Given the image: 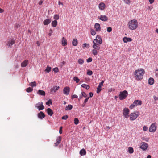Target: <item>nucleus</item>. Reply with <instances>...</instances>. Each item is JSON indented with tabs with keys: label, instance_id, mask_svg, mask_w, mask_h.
<instances>
[{
	"label": "nucleus",
	"instance_id": "nucleus-1",
	"mask_svg": "<svg viewBox=\"0 0 158 158\" xmlns=\"http://www.w3.org/2000/svg\"><path fill=\"white\" fill-rule=\"evenodd\" d=\"M144 73V71L143 69L135 70L134 75L136 78L137 80H140L142 79L143 77V75Z\"/></svg>",
	"mask_w": 158,
	"mask_h": 158
},
{
	"label": "nucleus",
	"instance_id": "nucleus-2",
	"mask_svg": "<svg viewBox=\"0 0 158 158\" xmlns=\"http://www.w3.org/2000/svg\"><path fill=\"white\" fill-rule=\"evenodd\" d=\"M129 28L131 30L135 29L138 27V22L135 19L131 20L128 23Z\"/></svg>",
	"mask_w": 158,
	"mask_h": 158
},
{
	"label": "nucleus",
	"instance_id": "nucleus-3",
	"mask_svg": "<svg viewBox=\"0 0 158 158\" xmlns=\"http://www.w3.org/2000/svg\"><path fill=\"white\" fill-rule=\"evenodd\" d=\"M139 115V114L138 111L132 113L130 115V119L131 120L133 121L135 120Z\"/></svg>",
	"mask_w": 158,
	"mask_h": 158
},
{
	"label": "nucleus",
	"instance_id": "nucleus-4",
	"mask_svg": "<svg viewBox=\"0 0 158 158\" xmlns=\"http://www.w3.org/2000/svg\"><path fill=\"white\" fill-rule=\"evenodd\" d=\"M128 93L126 90H124L123 92H120L119 94V98L120 100H122L125 99Z\"/></svg>",
	"mask_w": 158,
	"mask_h": 158
},
{
	"label": "nucleus",
	"instance_id": "nucleus-5",
	"mask_svg": "<svg viewBox=\"0 0 158 158\" xmlns=\"http://www.w3.org/2000/svg\"><path fill=\"white\" fill-rule=\"evenodd\" d=\"M156 123H152L150 126L149 128V131L151 132H155L156 129Z\"/></svg>",
	"mask_w": 158,
	"mask_h": 158
},
{
	"label": "nucleus",
	"instance_id": "nucleus-6",
	"mask_svg": "<svg viewBox=\"0 0 158 158\" xmlns=\"http://www.w3.org/2000/svg\"><path fill=\"white\" fill-rule=\"evenodd\" d=\"M93 43L101 44L102 43V40L100 36L99 35H97L96 39L94 40Z\"/></svg>",
	"mask_w": 158,
	"mask_h": 158
},
{
	"label": "nucleus",
	"instance_id": "nucleus-7",
	"mask_svg": "<svg viewBox=\"0 0 158 158\" xmlns=\"http://www.w3.org/2000/svg\"><path fill=\"white\" fill-rule=\"evenodd\" d=\"M35 107L38 109L39 110H42L44 108V107L43 104V102H42L36 103L35 104Z\"/></svg>",
	"mask_w": 158,
	"mask_h": 158
},
{
	"label": "nucleus",
	"instance_id": "nucleus-8",
	"mask_svg": "<svg viewBox=\"0 0 158 158\" xmlns=\"http://www.w3.org/2000/svg\"><path fill=\"white\" fill-rule=\"evenodd\" d=\"M130 110L127 108H125L123 109V115L126 118H127L129 116L128 114L129 113Z\"/></svg>",
	"mask_w": 158,
	"mask_h": 158
},
{
	"label": "nucleus",
	"instance_id": "nucleus-9",
	"mask_svg": "<svg viewBox=\"0 0 158 158\" xmlns=\"http://www.w3.org/2000/svg\"><path fill=\"white\" fill-rule=\"evenodd\" d=\"M104 82V81L103 80H102L101 82L99 83V85L97 88L96 92L98 94L99 93L101 92V86L103 85Z\"/></svg>",
	"mask_w": 158,
	"mask_h": 158
},
{
	"label": "nucleus",
	"instance_id": "nucleus-10",
	"mask_svg": "<svg viewBox=\"0 0 158 158\" xmlns=\"http://www.w3.org/2000/svg\"><path fill=\"white\" fill-rule=\"evenodd\" d=\"M60 87L58 86H54L53 88H51L50 91V94H53Z\"/></svg>",
	"mask_w": 158,
	"mask_h": 158
},
{
	"label": "nucleus",
	"instance_id": "nucleus-11",
	"mask_svg": "<svg viewBox=\"0 0 158 158\" xmlns=\"http://www.w3.org/2000/svg\"><path fill=\"white\" fill-rule=\"evenodd\" d=\"M70 91L69 88V87H65L63 90V93L66 95H69Z\"/></svg>",
	"mask_w": 158,
	"mask_h": 158
},
{
	"label": "nucleus",
	"instance_id": "nucleus-12",
	"mask_svg": "<svg viewBox=\"0 0 158 158\" xmlns=\"http://www.w3.org/2000/svg\"><path fill=\"white\" fill-rule=\"evenodd\" d=\"M37 116L40 119H42L43 118L45 117V115L43 112L40 111L39 113H38Z\"/></svg>",
	"mask_w": 158,
	"mask_h": 158
},
{
	"label": "nucleus",
	"instance_id": "nucleus-13",
	"mask_svg": "<svg viewBox=\"0 0 158 158\" xmlns=\"http://www.w3.org/2000/svg\"><path fill=\"white\" fill-rule=\"evenodd\" d=\"M99 19L103 21H106L108 20L107 17L105 15H101L100 17H98Z\"/></svg>",
	"mask_w": 158,
	"mask_h": 158
},
{
	"label": "nucleus",
	"instance_id": "nucleus-14",
	"mask_svg": "<svg viewBox=\"0 0 158 158\" xmlns=\"http://www.w3.org/2000/svg\"><path fill=\"white\" fill-rule=\"evenodd\" d=\"M62 137L61 136H58L56 140V142L55 143L54 146L56 147L60 143Z\"/></svg>",
	"mask_w": 158,
	"mask_h": 158
},
{
	"label": "nucleus",
	"instance_id": "nucleus-15",
	"mask_svg": "<svg viewBox=\"0 0 158 158\" xmlns=\"http://www.w3.org/2000/svg\"><path fill=\"white\" fill-rule=\"evenodd\" d=\"M142 145L140 146V148L143 150H146L148 147V144L145 142H143Z\"/></svg>",
	"mask_w": 158,
	"mask_h": 158
},
{
	"label": "nucleus",
	"instance_id": "nucleus-16",
	"mask_svg": "<svg viewBox=\"0 0 158 158\" xmlns=\"http://www.w3.org/2000/svg\"><path fill=\"white\" fill-rule=\"evenodd\" d=\"M105 4L103 3H101L99 4L98 7L99 9L101 10H103L105 7Z\"/></svg>",
	"mask_w": 158,
	"mask_h": 158
},
{
	"label": "nucleus",
	"instance_id": "nucleus-17",
	"mask_svg": "<svg viewBox=\"0 0 158 158\" xmlns=\"http://www.w3.org/2000/svg\"><path fill=\"white\" fill-rule=\"evenodd\" d=\"M15 43V41L14 39H11L8 41V43H7V45L9 47H11V46L14 44Z\"/></svg>",
	"mask_w": 158,
	"mask_h": 158
},
{
	"label": "nucleus",
	"instance_id": "nucleus-18",
	"mask_svg": "<svg viewBox=\"0 0 158 158\" xmlns=\"http://www.w3.org/2000/svg\"><path fill=\"white\" fill-rule=\"evenodd\" d=\"M95 28L97 31H100L101 30L100 24L98 23H96L95 25Z\"/></svg>",
	"mask_w": 158,
	"mask_h": 158
},
{
	"label": "nucleus",
	"instance_id": "nucleus-19",
	"mask_svg": "<svg viewBox=\"0 0 158 158\" xmlns=\"http://www.w3.org/2000/svg\"><path fill=\"white\" fill-rule=\"evenodd\" d=\"M51 19H46L43 21V24L44 25H47L51 23Z\"/></svg>",
	"mask_w": 158,
	"mask_h": 158
},
{
	"label": "nucleus",
	"instance_id": "nucleus-20",
	"mask_svg": "<svg viewBox=\"0 0 158 158\" xmlns=\"http://www.w3.org/2000/svg\"><path fill=\"white\" fill-rule=\"evenodd\" d=\"M133 103L135 106H136L138 105H141L142 103V101L140 100H135L134 102Z\"/></svg>",
	"mask_w": 158,
	"mask_h": 158
},
{
	"label": "nucleus",
	"instance_id": "nucleus-21",
	"mask_svg": "<svg viewBox=\"0 0 158 158\" xmlns=\"http://www.w3.org/2000/svg\"><path fill=\"white\" fill-rule=\"evenodd\" d=\"M123 40L124 43H127L128 42H131L132 41V40L130 38L127 37H124L123 39Z\"/></svg>",
	"mask_w": 158,
	"mask_h": 158
},
{
	"label": "nucleus",
	"instance_id": "nucleus-22",
	"mask_svg": "<svg viewBox=\"0 0 158 158\" xmlns=\"http://www.w3.org/2000/svg\"><path fill=\"white\" fill-rule=\"evenodd\" d=\"M99 45L100 44H99L94 43L93 45V47L95 49L99 50L100 49V47L99 46Z\"/></svg>",
	"mask_w": 158,
	"mask_h": 158
},
{
	"label": "nucleus",
	"instance_id": "nucleus-23",
	"mask_svg": "<svg viewBox=\"0 0 158 158\" xmlns=\"http://www.w3.org/2000/svg\"><path fill=\"white\" fill-rule=\"evenodd\" d=\"M47 111L48 115L51 116H52L53 114V111L50 108H48L47 109Z\"/></svg>",
	"mask_w": 158,
	"mask_h": 158
},
{
	"label": "nucleus",
	"instance_id": "nucleus-24",
	"mask_svg": "<svg viewBox=\"0 0 158 158\" xmlns=\"http://www.w3.org/2000/svg\"><path fill=\"white\" fill-rule=\"evenodd\" d=\"M62 44L63 46H65L67 44V40H66V39L64 38V37H63L62 38Z\"/></svg>",
	"mask_w": 158,
	"mask_h": 158
},
{
	"label": "nucleus",
	"instance_id": "nucleus-25",
	"mask_svg": "<svg viewBox=\"0 0 158 158\" xmlns=\"http://www.w3.org/2000/svg\"><path fill=\"white\" fill-rule=\"evenodd\" d=\"M37 94H39V95L44 96L45 95V92L43 90H39L37 92Z\"/></svg>",
	"mask_w": 158,
	"mask_h": 158
},
{
	"label": "nucleus",
	"instance_id": "nucleus-26",
	"mask_svg": "<svg viewBox=\"0 0 158 158\" xmlns=\"http://www.w3.org/2000/svg\"><path fill=\"white\" fill-rule=\"evenodd\" d=\"M28 62V60H25L23 62H22L21 64V66L22 67H26Z\"/></svg>",
	"mask_w": 158,
	"mask_h": 158
},
{
	"label": "nucleus",
	"instance_id": "nucleus-27",
	"mask_svg": "<svg viewBox=\"0 0 158 158\" xmlns=\"http://www.w3.org/2000/svg\"><path fill=\"white\" fill-rule=\"evenodd\" d=\"M80 154L81 156H84L86 154V151L83 148L80 151Z\"/></svg>",
	"mask_w": 158,
	"mask_h": 158
},
{
	"label": "nucleus",
	"instance_id": "nucleus-28",
	"mask_svg": "<svg viewBox=\"0 0 158 158\" xmlns=\"http://www.w3.org/2000/svg\"><path fill=\"white\" fill-rule=\"evenodd\" d=\"M154 80L153 78L150 77L148 80V84L150 85H152L154 83Z\"/></svg>",
	"mask_w": 158,
	"mask_h": 158
},
{
	"label": "nucleus",
	"instance_id": "nucleus-29",
	"mask_svg": "<svg viewBox=\"0 0 158 158\" xmlns=\"http://www.w3.org/2000/svg\"><path fill=\"white\" fill-rule=\"evenodd\" d=\"M73 108V106L71 105H68L65 108V110L66 111H68L71 110Z\"/></svg>",
	"mask_w": 158,
	"mask_h": 158
},
{
	"label": "nucleus",
	"instance_id": "nucleus-30",
	"mask_svg": "<svg viewBox=\"0 0 158 158\" xmlns=\"http://www.w3.org/2000/svg\"><path fill=\"white\" fill-rule=\"evenodd\" d=\"M53 27H56L57 25V22L56 20L52 21L51 23Z\"/></svg>",
	"mask_w": 158,
	"mask_h": 158
},
{
	"label": "nucleus",
	"instance_id": "nucleus-31",
	"mask_svg": "<svg viewBox=\"0 0 158 158\" xmlns=\"http://www.w3.org/2000/svg\"><path fill=\"white\" fill-rule=\"evenodd\" d=\"M81 86L84 88L86 89H89L90 88V87L89 85L85 84H82L81 85Z\"/></svg>",
	"mask_w": 158,
	"mask_h": 158
},
{
	"label": "nucleus",
	"instance_id": "nucleus-32",
	"mask_svg": "<svg viewBox=\"0 0 158 158\" xmlns=\"http://www.w3.org/2000/svg\"><path fill=\"white\" fill-rule=\"evenodd\" d=\"M72 44L74 46H76L77 44V39H73L72 41Z\"/></svg>",
	"mask_w": 158,
	"mask_h": 158
},
{
	"label": "nucleus",
	"instance_id": "nucleus-33",
	"mask_svg": "<svg viewBox=\"0 0 158 158\" xmlns=\"http://www.w3.org/2000/svg\"><path fill=\"white\" fill-rule=\"evenodd\" d=\"M128 152L130 154L134 152V150L132 147H129L128 148Z\"/></svg>",
	"mask_w": 158,
	"mask_h": 158
},
{
	"label": "nucleus",
	"instance_id": "nucleus-34",
	"mask_svg": "<svg viewBox=\"0 0 158 158\" xmlns=\"http://www.w3.org/2000/svg\"><path fill=\"white\" fill-rule=\"evenodd\" d=\"M29 85L33 87L36 86V83L35 81L32 82L30 83Z\"/></svg>",
	"mask_w": 158,
	"mask_h": 158
},
{
	"label": "nucleus",
	"instance_id": "nucleus-35",
	"mask_svg": "<svg viewBox=\"0 0 158 158\" xmlns=\"http://www.w3.org/2000/svg\"><path fill=\"white\" fill-rule=\"evenodd\" d=\"M78 63L81 65L84 62V60L83 59H79L78 61Z\"/></svg>",
	"mask_w": 158,
	"mask_h": 158
},
{
	"label": "nucleus",
	"instance_id": "nucleus-36",
	"mask_svg": "<svg viewBox=\"0 0 158 158\" xmlns=\"http://www.w3.org/2000/svg\"><path fill=\"white\" fill-rule=\"evenodd\" d=\"M51 67H49L48 66H47L46 69L45 70V71L48 73L51 71Z\"/></svg>",
	"mask_w": 158,
	"mask_h": 158
},
{
	"label": "nucleus",
	"instance_id": "nucleus-37",
	"mask_svg": "<svg viewBox=\"0 0 158 158\" xmlns=\"http://www.w3.org/2000/svg\"><path fill=\"white\" fill-rule=\"evenodd\" d=\"M33 90L32 88L31 87H28L26 89V91L28 93H30Z\"/></svg>",
	"mask_w": 158,
	"mask_h": 158
},
{
	"label": "nucleus",
	"instance_id": "nucleus-38",
	"mask_svg": "<svg viewBox=\"0 0 158 158\" xmlns=\"http://www.w3.org/2000/svg\"><path fill=\"white\" fill-rule=\"evenodd\" d=\"M74 123L75 125H77L78 124L79 120L77 118H75L74 119Z\"/></svg>",
	"mask_w": 158,
	"mask_h": 158
},
{
	"label": "nucleus",
	"instance_id": "nucleus-39",
	"mask_svg": "<svg viewBox=\"0 0 158 158\" xmlns=\"http://www.w3.org/2000/svg\"><path fill=\"white\" fill-rule=\"evenodd\" d=\"M73 80L76 81V82L77 83H78L79 82V81H80V80L77 77H75L74 78H73Z\"/></svg>",
	"mask_w": 158,
	"mask_h": 158
},
{
	"label": "nucleus",
	"instance_id": "nucleus-40",
	"mask_svg": "<svg viewBox=\"0 0 158 158\" xmlns=\"http://www.w3.org/2000/svg\"><path fill=\"white\" fill-rule=\"evenodd\" d=\"M92 53L95 56L97 55L98 52L96 50L94 49L92 50Z\"/></svg>",
	"mask_w": 158,
	"mask_h": 158
},
{
	"label": "nucleus",
	"instance_id": "nucleus-41",
	"mask_svg": "<svg viewBox=\"0 0 158 158\" xmlns=\"http://www.w3.org/2000/svg\"><path fill=\"white\" fill-rule=\"evenodd\" d=\"M89 44H88L84 43L83 44V47H87L89 48Z\"/></svg>",
	"mask_w": 158,
	"mask_h": 158
},
{
	"label": "nucleus",
	"instance_id": "nucleus-42",
	"mask_svg": "<svg viewBox=\"0 0 158 158\" xmlns=\"http://www.w3.org/2000/svg\"><path fill=\"white\" fill-rule=\"evenodd\" d=\"M87 75L91 76L93 74V72L90 70H88L87 73Z\"/></svg>",
	"mask_w": 158,
	"mask_h": 158
},
{
	"label": "nucleus",
	"instance_id": "nucleus-43",
	"mask_svg": "<svg viewBox=\"0 0 158 158\" xmlns=\"http://www.w3.org/2000/svg\"><path fill=\"white\" fill-rule=\"evenodd\" d=\"M53 18L55 19L56 20L59 19V16L57 14H55L54 15Z\"/></svg>",
	"mask_w": 158,
	"mask_h": 158
},
{
	"label": "nucleus",
	"instance_id": "nucleus-44",
	"mask_svg": "<svg viewBox=\"0 0 158 158\" xmlns=\"http://www.w3.org/2000/svg\"><path fill=\"white\" fill-rule=\"evenodd\" d=\"M52 102L51 99H49L46 102V104L48 105H49L50 104L52 105Z\"/></svg>",
	"mask_w": 158,
	"mask_h": 158
},
{
	"label": "nucleus",
	"instance_id": "nucleus-45",
	"mask_svg": "<svg viewBox=\"0 0 158 158\" xmlns=\"http://www.w3.org/2000/svg\"><path fill=\"white\" fill-rule=\"evenodd\" d=\"M91 33L92 35H94L96 34V32L94 30L91 29Z\"/></svg>",
	"mask_w": 158,
	"mask_h": 158
},
{
	"label": "nucleus",
	"instance_id": "nucleus-46",
	"mask_svg": "<svg viewBox=\"0 0 158 158\" xmlns=\"http://www.w3.org/2000/svg\"><path fill=\"white\" fill-rule=\"evenodd\" d=\"M53 70L55 73H57L59 71V69L57 67H55L53 69Z\"/></svg>",
	"mask_w": 158,
	"mask_h": 158
},
{
	"label": "nucleus",
	"instance_id": "nucleus-47",
	"mask_svg": "<svg viewBox=\"0 0 158 158\" xmlns=\"http://www.w3.org/2000/svg\"><path fill=\"white\" fill-rule=\"evenodd\" d=\"M124 1V2L126 4H129L130 3V0H122Z\"/></svg>",
	"mask_w": 158,
	"mask_h": 158
},
{
	"label": "nucleus",
	"instance_id": "nucleus-48",
	"mask_svg": "<svg viewBox=\"0 0 158 158\" xmlns=\"http://www.w3.org/2000/svg\"><path fill=\"white\" fill-rule=\"evenodd\" d=\"M81 94L82 97H84L85 98H86L87 96L86 94L84 92H81Z\"/></svg>",
	"mask_w": 158,
	"mask_h": 158
},
{
	"label": "nucleus",
	"instance_id": "nucleus-49",
	"mask_svg": "<svg viewBox=\"0 0 158 158\" xmlns=\"http://www.w3.org/2000/svg\"><path fill=\"white\" fill-rule=\"evenodd\" d=\"M68 116L66 115L62 117V119L63 120H66L68 118Z\"/></svg>",
	"mask_w": 158,
	"mask_h": 158
},
{
	"label": "nucleus",
	"instance_id": "nucleus-50",
	"mask_svg": "<svg viewBox=\"0 0 158 158\" xmlns=\"http://www.w3.org/2000/svg\"><path fill=\"white\" fill-rule=\"evenodd\" d=\"M92 59L91 57H89L86 60V61L88 63L92 62Z\"/></svg>",
	"mask_w": 158,
	"mask_h": 158
},
{
	"label": "nucleus",
	"instance_id": "nucleus-51",
	"mask_svg": "<svg viewBox=\"0 0 158 158\" xmlns=\"http://www.w3.org/2000/svg\"><path fill=\"white\" fill-rule=\"evenodd\" d=\"M112 30L111 27H109L107 28V31L108 32H110Z\"/></svg>",
	"mask_w": 158,
	"mask_h": 158
},
{
	"label": "nucleus",
	"instance_id": "nucleus-52",
	"mask_svg": "<svg viewBox=\"0 0 158 158\" xmlns=\"http://www.w3.org/2000/svg\"><path fill=\"white\" fill-rule=\"evenodd\" d=\"M135 106V104L133 103V104L131 105L130 106V108L131 109H132L133 108H134Z\"/></svg>",
	"mask_w": 158,
	"mask_h": 158
},
{
	"label": "nucleus",
	"instance_id": "nucleus-53",
	"mask_svg": "<svg viewBox=\"0 0 158 158\" xmlns=\"http://www.w3.org/2000/svg\"><path fill=\"white\" fill-rule=\"evenodd\" d=\"M62 128H63V127L62 126L60 127L59 132L60 134H61L62 133Z\"/></svg>",
	"mask_w": 158,
	"mask_h": 158
},
{
	"label": "nucleus",
	"instance_id": "nucleus-54",
	"mask_svg": "<svg viewBox=\"0 0 158 158\" xmlns=\"http://www.w3.org/2000/svg\"><path fill=\"white\" fill-rule=\"evenodd\" d=\"M89 97H88L86 98L84 101V103H86L88 101L89 99Z\"/></svg>",
	"mask_w": 158,
	"mask_h": 158
},
{
	"label": "nucleus",
	"instance_id": "nucleus-55",
	"mask_svg": "<svg viewBox=\"0 0 158 158\" xmlns=\"http://www.w3.org/2000/svg\"><path fill=\"white\" fill-rule=\"evenodd\" d=\"M148 127H147L146 126H143V131H146L147 130H148Z\"/></svg>",
	"mask_w": 158,
	"mask_h": 158
},
{
	"label": "nucleus",
	"instance_id": "nucleus-56",
	"mask_svg": "<svg viewBox=\"0 0 158 158\" xmlns=\"http://www.w3.org/2000/svg\"><path fill=\"white\" fill-rule=\"evenodd\" d=\"M77 97L78 96L77 95L74 94L72 96L71 99H73L74 98H77Z\"/></svg>",
	"mask_w": 158,
	"mask_h": 158
},
{
	"label": "nucleus",
	"instance_id": "nucleus-57",
	"mask_svg": "<svg viewBox=\"0 0 158 158\" xmlns=\"http://www.w3.org/2000/svg\"><path fill=\"white\" fill-rule=\"evenodd\" d=\"M89 97H92L93 95V94L92 92H90L89 93Z\"/></svg>",
	"mask_w": 158,
	"mask_h": 158
},
{
	"label": "nucleus",
	"instance_id": "nucleus-58",
	"mask_svg": "<svg viewBox=\"0 0 158 158\" xmlns=\"http://www.w3.org/2000/svg\"><path fill=\"white\" fill-rule=\"evenodd\" d=\"M52 29H50L49 30V32L48 34V35L50 36H51V34L52 33Z\"/></svg>",
	"mask_w": 158,
	"mask_h": 158
},
{
	"label": "nucleus",
	"instance_id": "nucleus-59",
	"mask_svg": "<svg viewBox=\"0 0 158 158\" xmlns=\"http://www.w3.org/2000/svg\"><path fill=\"white\" fill-rule=\"evenodd\" d=\"M153 98L155 101H156L158 100V98L156 96H153Z\"/></svg>",
	"mask_w": 158,
	"mask_h": 158
},
{
	"label": "nucleus",
	"instance_id": "nucleus-60",
	"mask_svg": "<svg viewBox=\"0 0 158 158\" xmlns=\"http://www.w3.org/2000/svg\"><path fill=\"white\" fill-rule=\"evenodd\" d=\"M150 4H152L154 1V0H149Z\"/></svg>",
	"mask_w": 158,
	"mask_h": 158
},
{
	"label": "nucleus",
	"instance_id": "nucleus-61",
	"mask_svg": "<svg viewBox=\"0 0 158 158\" xmlns=\"http://www.w3.org/2000/svg\"><path fill=\"white\" fill-rule=\"evenodd\" d=\"M43 3V1L42 0H41L40 1L39 3V5H41Z\"/></svg>",
	"mask_w": 158,
	"mask_h": 158
},
{
	"label": "nucleus",
	"instance_id": "nucleus-62",
	"mask_svg": "<svg viewBox=\"0 0 158 158\" xmlns=\"http://www.w3.org/2000/svg\"><path fill=\"white\" fill-rule=\"evenodd\" d=\"M20 27V25L19 24H17L16 25V27L17 28L19 27Z\"/></svg>",
	"mask_w": 158,
	"mask_h": 158
},
{
	"label": "nucleus",
	"instance_id": "nucleus-63",
	"mask_svg": "<svg viewBox=\"0 0 158 158\" xmlns=\"http://www.w3.org/2000/svg\"><path fill=\"white\" fill-rule=\"evenodd\" d=\"M4 12V10L0 8V13L3 12Z\"/></svg>",
	"mask_w": 158,
	"mask_h": 158
},
{
	"label": "nucleus",
	"instance_id": "nucleus-64",
	"mask_svg": "<svg viewBox=\"0 0 158 158\" xmlns=\"http://www.w3.org/2000/svg\"><path fill=\"white\" fill-rule=\"evenodd\" d=\"M58 5H63V4L62 3H61L60 1H59L58 2Z\"/></svg>",
	"mask_w": 158,
	"mask_h": 158
}]
</instances>
